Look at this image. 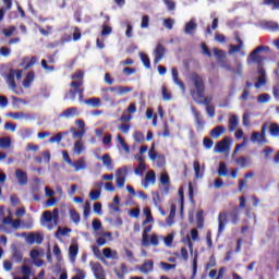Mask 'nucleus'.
Wrapping results in <instances>:
<instances>
[{"mask_svg":"<svg viewBox=\"0 0 279 279\" xmlns=\"http://www.w3.org/2000/svg\"><path fill=\"white\" fill-rule=\"evenodd\" d=\"M240 215L241 211L239 210V207H234L231 210L220 211L218 215V236L223 234V231L226 230L229 221H231L233 226H236V223H239L241 220Z\"/></svg>","mask_w":279,"mask_h":279,"instance_id":"nucleus-1","label":"nucleus"},{"mask_svg":"<svg viewBox=\"0 0 279 279\" xmlns=\"http://www.w3.org/2000/svg\"><path fill=\"white\" fill-rule=\"evenodd\" d=\"M71 88L65 95V99H71L72 101H75V97H80V100L84 99V81H72L70 83Z\"/></svg>","mask_w":279,"mask_h":279,"instance_id":"nucleus-2","label":"nucleus"},{"mask_svg":"<svg viewBox=\"0 0 279 279\" xmlns=\"http://www.w3.org/2000/svg\"><path fill=\"white\" fill-rule=\"evenodd\" d=\"M191 81L194 84L195 89L190 92L191 97H195L197 95H202V93L206 92V85L204 84V77L202 75L193 72L191 74Z\"/></svg>","mask_w":279,"mask_h":279,"instance_id":"nucleus-3","label":"nucleus"},{"mask_svg":"<svg viewBox=\"0 0 279 279\" xmlns=\"http://www.w3.org/2000/svg\"><path fill=\"white\" fill-rule=\"evenodd\" d=\"M269 128V123L265 122L262 125L260 132H253L251 135V141L253 143H258L259 145H265L268 143L267 141V129Z\"/></svg>","mask_w":279,"mask_h":279,"instance_id":"nucleus-4","label":"nucleus"},{"mask_svg":"<svg viewBox=\"0 0 279 279\" xmlns=\"http://www.w3.org/2000/svg\"><path fill=\"white\" fill-rule=\"evenodd\" d=\"M43 219L45 223H51V221H53V225L50 227L51 229L58 226V221H60V210L58 208H54L52 213L49 210H46L43 213Z\"/></svg>","mask_w":279,"mask_h":279,"instance_id":"nucleus-5","label":"nucleus"},{"mask_svg":"<svg viewBox=\"0 0 279 279\" xmlns=\"http://www.w3.org/2000/svg\"><path fill=\"white\" fill-rule=\"evenodd\" d=\"M165 53H167V48L162 46V44H158L153 52V56L155 57L154 64L160 63V60L165 58Z\"/></svg>","mask_w":279,"mask_h":279,"instance_id":"nucleus-6","label":"nucleus"},{"mask_svg":"<svg viewBox=\"0 0 279 279\" xmlns=\"http://www.w3.org/2000/svg\"><path fill=\"white\" fill-rule=\"evenodd\" d=\"M92 271L97 279L106 278V270H104V266L99 262L90 263Z\"/></svg>","mask_w":279,"mask_h":279,"instance_id":"nucleus-7","label":"nucleus"},{"mask_svg":"<svg viewBox=\"0 0 279 279\" xmlns=\"http://www.w3.org/2000/svg\"><path fill=\"white\" fill-rule=\"evenodd\" d=\"M75 117H80V110L76 107H70L59 114L60 119H73Z\"/></svg>","mask_w":279,"mask_h":279,"instance_id":"nucleus-8","label":"nucleus"},{"mask_svg":"<svg viewBox=\"0 0 279 279\" xmlns=\"http://www.w3.org/2000/svg\"><path fill=\"white\" fill-rule=\"evenodd\" d=\"M258 75H260L257 78V82L254 84L255 88H260L262 86H265L267 84V73L265 72V69L263 66H259L257 69Z\"/></svg>","mask_w":279,"mask_h":279,"instance_id":"nucleus-9","label":"nucleus"},{"mask_svg":"<svg viewBox=\"0 0 279 279\" xmlns=\"http://www.w3.org/2000/svg\"><path fill=\"white\" fill-rule=\"evenodd\" d=\"M192 99L201 106H206V108L213 102V96L204 97V93L193 96Z\"/></svg>","mask_w":279,"mask_h":279,"instance_id":"nucleus-10","label":"nucleus"},{"mask_svg":"<svg viewBox=\"0 0 279 279\" xmlns=\"http://www.w3.org/2000/svg\"><path fill=\"white\" fill-rule=\"evenodd\" d=\"M230 137H225L222 141L218 142L215 146V151H218V154H223V151H227V149L230 147Z\"/></svg>","mask_w":279,"mask_h":279,"instance_id":"nucleus-11","label":"nucleus"},{"mask_svg":"<svg viewBox=\"0 0 279 279\" xmlns=\"http://www.w3.org/2000/svg\"><path fill=\"white\" fill-rule=\"evenodd\" d=\"M15 178H16L17 184H20V186L27 185V182H28L27 172L23 171L22 169H16Z\"/></svg>","mask_w":279,"mask_h":279,"instance_id":"nucleus-12","label":"nucleus"},{"mask_svg":"<svg viewBox=\"0 0 279 279\" xmlns=\"http://www.w3.org/2000/svg\"><path fill=\"white\" fill-rule=\"evenodd\" d=\"M12 216H8L5 218H2V223L0 225V230L2 232H5L7 234H10L12 232Z\"/></svg>","mask_w":279,"mask_h":279,"instance_id":"nucleus-13","label":"nucleus"},{"mask_svg":"<svg viewBox=\"0 0 279 279\" xmlns=\"http://www.w3.org/2000/svg\"><path fill=\"white\" fill-rule=\"evenodd\" d=\"M149 183L150 184H156V172H154V170H149L146 173L142 184H143L144 189H148Z\"/></svg>","mask_w":279,"mask_h":279,"instance_id":"nucleus-14","label":"nucleus"},{"mask_svg":"<svg viewBox=\"0 0 279 279\" xmlns=\"http://www.w3.org/2000/svg\"><path fill=\"white\" fill-rule=\"evenodd\" d=\"M142 274H151L154 271V262L151 259H146L140 267Z\"/></svg>","mask_w":279,"mask_h":279,"instance_id":"nucleus-15","label":"nucleus"},{"mask_svg":"<svg viewBox=\"0 0 279 279\" xmlns=\"http://www.w3.org/2000/svg\"><path fill=\"white\" fill-rule=\"evenodd\" d=\"M260 51H269V47H267V46H258L256 49H254L250 53L248 60H252V62H257L258 61V53H260Z\"/></svg>","mask_w":279,"mask_h":279,"instance_id":"nucleus-16","label":"nucleus"},{"mask_svg":"<svg viewBox=\"0 0 279 279\" xmlns=\"http://www.w3.org/2000/svg\"><path fill=\"white\" fill-rule=\"evenodd\" d=\"M7 84L11 90H16V81L14 76V69H10L7 74Z\"/></svg>","mask_w":279,"mask_h":279,"instance_id":"nucleus-17","label":"nucleus"},{"mask_svg":"<svg viewBox=\"0 0 279 279\" xmlns=\"http://www.w3.org/2000/svg\"><path fill=\"white\" fill-rule=\"evenodd\" d=\"M36 62H38V57L33 56L31 59L29 57H25L22 61V66H24V70L27 71V69H32Z\"/></svg>","mask_w":279,"mask_h":279,"instance_id":"nucleus-18","label":"nucleus"},{"mask_svg":"<svg viewBox=\"0 0 279 279\" xmlns=\"http://www.w3.org/2000/svg\"><path fill=\"white\" fill-rule=\"evenodd\" d=\"M149 232H151V226L145 227L142 233V245L144 247L149 246Z\"/></svg>","mask_w":279,"mask_h":279,"instance_id":"nucleus-19","label":"nucleus"},{"mask_svg":"<svg viewBox=\"0 0 279 279\" xmlns=\"http://www.w3.org/2000/svg\"><path fill=\"white\" fill-rule=\"evenodd\" d=\"M110 93H116V95H125L126 93H132V87L114 86L109 87Z\"/></svg>","mask_w":279,"mask_h":279,"instance_id":"nucleus-20","label":"nucleus"},{"mask_svg":"<svg viewBox=\"0 0 279 279\" xmlns=\"http://www.w3.org/2000/svg\"><path fill=\"white\" fill-rule=\"evenodd\" d=\"M10 117H12V119H14L15 121H19L20 119L32 121V119H34V116L25 112H13V113H10Z\"/></svg>","mask_w":279,"mask_h":279,"instance_id":"nucleus-21","label":"nucleus"},{"mask_svg":"<svg viewBox=\"0 0 279 279\" xmlns=\"http://www.w3.org/2000/svg\"><path fill=\"white\" fill-rule=\"evenodd\" d=\"M236 41L239 45H230L229 46V54L232 56V53H239L241 49H243V40L241 38L236 37Z\"/></svg>","mask_w":279,"mask_h":279,"instance_id":"nucleus-22","label":"nucleus"},{"mask_svg":"<svg viewBox=\"0 0 279 279\" xmlns=\"http://www.w3.org/2000/svg\"><path fill=\"white\" fill-rule=\"evenodd\" d=\"M223 132H226V126L218 125L210 131V136L211 138H219Z\"/></svg>","mask_w":279,"mask_h":279,"instance_id":"nucleus-23","label":"nucleus"},{"mask_svg":"<svg viewBox=\"0 0 279 279\" xmlns=\"http://www.w3.org/2000/svg\"><path fill=\"white\" fill-rule=\"evenodd\" d=\"M192 112L194 114L196 125H198V128H204V118H202V113L194 107L192 108Z\"/></svg>","mask_w":279,"mask_h":279,"instance_id":"nucleus-24","label":"nucleus"},{"mask_svg":"<svg viewBox=\"0 0 279 279\" xmlns=\"http://www.w3.org/2000/svg\"><path fill=\"white\" fill-rule=\"evenodd\" d=\"M253 84L250 81H246L245 87L243 89L242 95L240 96V99L243 101H247V98L250 97V89L252 88Z\"/></svg>","mask_w":279,"mask_h":279,"instance_id":"nucleus-25","label":"nucleus"},{"mask_svg":"<svg viewBox=\"0 0 279 279\" xmlns=\"http://www.w3.org/2000/svg\"><path fill=\"white\" fill-rule=\"evenodd\" d=\"M239 128V117L231 116L229 118V132H234Z\"/></svg>","mask_w":279,"mask_h":279,"instance_id":"nucleus-26","label":"nucleus"},{"mask_svg":"<svg viewBox=\"0 0 279 279\" xmlns=\"http://www.w3.org/2000/svg\"><path fill=\"white\" fill-rule=\"evenodd\" d=\"M171 73L174 84H177V86H180V88H184V83L179 77L178 69L172 68Z\"/></svg>","mask_w":279,"mask_h":279,"instance_id":"nucleus-27","label":"nucleus"},{"mask_svg":"<svg viewBox=\"0 0 279 279\" xmlns=\"http://www.w3.org/2000/svg\"><path fill=\"white\" fill-rule=\"evenodd\" d=\"M34 77H36V72L29 71V72L26 74L25 80L23 81V86H24L25 88L29 87V85L32 84V82H34Z\"/></svg>","mask_w":279,"mask_h":279,"instance_id":"nucleus-28","label":"nucleus"},{"mask_svg":"<svg viewBox=\"0 0 279 279\" xmlns=\"http://www.w3.org/2000/svg\"><path fill=\"white\" fill-rule=\"evenodd\" d=\"M71 167L75 168V171H82V169H86V161H84V158H80L72 162Z\"/></svg>","mask_w":279,"mask_h":279,"instance_id":"nucleus-29","label":"nucleus"},{"mask_svg":"<svg viewBox=\"0 0 279 279\" xmlns=\"http://www.w3.org/2000/svg\"><path fill=\"white\" fill-rule=\"evenodd\" d=\"M87 106H92L93 108H99L101 106V98L93 97L85 100Z\"/></svg>","mask_w":279,"mask_h":279,"instance_id":"nucleus-30","label":"nucleus"},{"mask_svg":"<svg viewBox=\"0 0 279 279\" xmlns=\"http://www.w3.org/2000/svg\"><path fill=\"white\" fill-rule=\"evenodd\" d=\"M102 163L105 167H107V169L112 170L114 169V166L112 165V158H110L109 154H105L101 157Z\"/></svg>","mask_w":279,"mask_h":279,"instance_id":"nucleus-31","label":"nucleus"},{"mask_svg":"<svg viewBox=\"0 0 279 279\" xmlns=\"http://www.w3.org/2000/svg\"><path fill=\"white\" fill-rule=\"evenodd\" d=\"M80 252V246H77V244H72L69 247V254H70V258L72 260H75V258H77V254Z\"/></svg>","mask_w":279,"mask_h":279,"instance_id":"nucleus-32","label":"nucleus"},{"mask_svg":"<svg viewBox=\"0 0 279 279\" xmlns=\"http://www.w3.org/2000/svg\"><path fill=\"white\" fill-rule=\"evenodd\" d=\"M197 29V23L195 21L191 20L185 24V34H193Z\"/></svg>","mask_w":279,"mask_h":279,"instance_id":"nucleus-33","label":"nucleus"},{"mask_svg":"<svg viewBox=\"0 0 279 279\" xmlns=\"http://www.w3.org/2000/svg\"><path fill=\"white\" fill-rule=\"evenodd\" d=\"M195 178H204V171H202V166L198 160H195L193 163Z\"/></svg>","mask_w":279,"mask_h":279,"instance_id":"nucleus-34","label":"nucleus"},{"mask_svg":"<svg viewBox=\"0 0 279 279\" xmlns=\"http://www.w3.org/2000/svg\"><path fill=\"white\" fill-rule=\"evenodd\" d=\"M119 144L121 145L122 149L125 151V154H130V145L125 143V138H123V135L118 134L117 136Z\"/></svg>","mask_w":279,"mask_h":279,"instance_id":"nucleus-35","label":"nucleus"},{"mask_svg":"<svg viewBox=\"0 0 279 279\" xmlns=\"http://www.w3.org/2000/svg\"><path fill=\"white\" fill-rule=\"evenodd\" d=\"M269 134H270V136L278 138V136H279V124L278 123H270Z\"/></svg>","mask_w":279,"mask_h":279,"instance_id":"nucleus-36","label":"nucleus"},{"mask_svg":"<svg viewBox=\"0 0 279 279\" xmlns=\"http://www.w3.org/2000/svg\"><path fill=\"white\" fill-rule=\"evenodd\" d=\"M102 254L105 256V258H117L118 254H117V251H112V248L110 247H106L102 250Z\"/></svg>","mask_w":279,"mask_h":279,"instance_id":"nucleus-37","label":"nucleus"},{"mask_svg":"<svg viewBox=\"0 0 279 279\" xmlns=\"http://www.w3.org/2000/svg\"><path fill=\"white\" fill-rule=\"evenodd\" d=\"M140 58L145 66V69H151V61L149 60V56L144 52H140Z\"/></svg>","mask_w":279,"mask_h":279,"instance_id":"nucleus-38","label":"nucleus"},{"mask_svg":"<svg viewBox=\"0 0 279 279\" xmlns=\"http://www.w3.org/2000/svg\"><path fill=\"white\" fill-rule=\"evenodd\" d=\"M218 175L222 178H226L228 175V166H226V162L223 161L219 162Z\"/></svg>","mask_w":279,"mask_h":279,"instance_id":"nucleus-39","label":"nucleus"},{"mask_svg":"<svg viewBox=\"0 0 279 279\" xmlns=\"http://www.w3.org/2000/svg\"><path fill=\"white\" fill-rule=\"evenodd\" d=\"M110 87L101 88V97L104 101H112V96L110 95Z\"/></svg>","mask_w":279,"mask_h":279,"instance_id":"nucleus-40","label":"nucleus"},{"mask_svg":"<svg viewBox=\"0 0 279 279\" xmlns=\"http://www.w3.org/2000/svg\"><path fill=\"white\" fill-rule=\"evenodd\" d=\"M145 171H147V166L145 165V162H140L138 166L134 170L135 175H143V173H145Z\"/></svg>","mask_w":279,"mask_h":279,"instance_id":"nucleus-41","label":"nucleus"},{"mask_svg":"<svg viewBox=\"0 0 279 279\" xmlns=\"http://www.w3.org/2000/svg\"><path fill=\"white\" fill-rule=\"evenodd\" d=\"M10 145H12V140H10L9 137H0V147L2 149L10 148Z\"/></svg>","mask_w":279,"mask_h":279,"instance_id":"nucleus-42","label":"nucleus"},{"mask_svg":"<svg viewBox=\"0 0 279 279\" xmlns=\"http://www.w3.org/2000/svg\"><path fill=\"white\" fill-rule=\"evenodd\" d=\"M161 95H162L163 101H171L172 96L169 89L167 88V86L161 87Z\"/></svg>","mask_w":279,"mask_h":279,"instance_id":"nucleus-43","label":"nucleus"},{"mask_svg":"<svg viewBox=\"0 0 279 279\" xmlns=\"http://www.w3.org/2000/svg\"><path fill=\"white\" fill-rule=\"evenodd\" d=\"M71 80H77L76 82H84V71L77 70L71 75Z\"/></svg>","mask_w":279,"mask_h":279,"instance_id":"nucleus-44","label":"nucleus"},{"mask_svg":"<svg viewBox=\"0 0 279 279\" xmlns=\"http://www.w3.org/2000/svg\"><path fill=\"white\" fill-rule=\"evenodd\" d=\"M159 266L161 267V269H163L165 271H171V269H175L177 265L175 264H169L167 262H160Z\"/></svg>","mask_w":279,"mask_h":279,"instance_id":"nucleus-45","label":"nucleus"},{"mask_svg":"<svg viewBox=\"0 0 279 279\" xmlns=\"http://www.w3.org/2000/svg\"><path fill=\"white\" fill-rule=\"evenodd\" d=\"M69 232H71V229L70 228H61V227H59L58 228V230L56 231V233H54V236L57 238V239H60V234L62 235V236H64V235H66V234H69Z\"/></svg>","mask_w":279,"mask_h":279,"instance_id":"nucleus-46","label":"nucleus"},{"mask_svg":"<svg viewBox=\"0 0 279 279\" xmlns=\"http://www.w3.org/2000/svg\"><path fill=\"white\" fill-rule=\"evenodd\" d=\"M70 219L73 221V223H80L81 217L75 209L70 210Z\"/></svg>","mask_w":279,"mask_h":279,"instance_id":"nucleus-47","label":"nucleus"},{"mask_svg":"<svg viewBox=\"0 0 279 279\" xmlns=\"http://www.w3.org/2000/svg\"><path fill=\"white\" fill-rule=\"evenodd\" d=\"M175 210H177L175 205H171L170 214L168 216V225L169 226H171V223H173V219H175Z\"/></svg>","mask_w":279,"mask_h":279,"instance_id":"nucleus-48","label":"nucleus"},{"mask_svg":"<svg viewBox=\"0 0 279 279\" xmlns=\"http://www.w3.org/2000/svg\"><path fill=\"white\" fill-rule=\"evenodd\" d=\"M70 131L73 134V138H83L84 134H86V130L75 131V128H71Z\"/></svg>","mask_w":279,"mask_h":279,"instance_id":"nucleus-49","label":"nucleus"},{"mask_svg":"<svg viewBox=\"0 0 279 279\" xmlns=\"http://www.w3.org/2000/svg\"><path fill=\"white\" fill-rule=\"evenodd\" d=\"M82 151H84V144L80 141L74 143V154H77V156H80V154H82Z\"/></svg>","mask_w":279,"mask_h":279,"instance_id":"nucleus-50","label":"nucleus"},{"mask_svg":"<svg viewBox=\"0 0 279 279\" xmlns=\"http://www.w3.org/2000/svg\"><path fill=\"white\" fill-rule=\"evenodd\" d=\"M133 138L136 143H143L145 141V134H143L141 131H136L133 134Z\"/></svg>","mask_w":279,"mask_h":279,"instance_id":"nucleus-51","label":"nucleus"},{"mask_svg":"<svg viewBox=\"0 0 279 279\" xmlns=\"http://www.w3.org/2000/svg\"><path fill=\"white\" fill-rule=\"evenodd\" d=\"M231 73L240 76L243 75V64H241V62H238L236 66L232 68Z\"/></svg>","mask_w":279,"mask_h":279,"instance_id":"nucleus-52","label":"nucleus"},{"mask_svg":"<svg viewBox=\"0 0 279 279\" xmlns=\"http://www.w3.org/2000/svg\"><path fill=\"white\" fill-rule=\"evenodd\" d=\"M15 32H16L15 26H10L9 28L2 29V34H4L5 38H10V36H12V34H14Z\"/></svg>","mask_w":279,"mask_h":279,"instance_id":"nucleus-53","label":"nucleus"},{"mask_svg":"<svg viewBox=\"0 0 279 279\" xmlns=\"http://www.w3.org/2000/svg\"><path fill=\"white\" fill-rule=\"evenodd\" d=\"M235 162L242 169H245V167H247V158L246 157H239V158L235 159Z\"/></svg>","mask_w":279,"mask_h":279,"instance_id":"nucleus-54","label":"nucleus"},{"mask_svg":"<svg viewBox=\"0 0 279 279\" xmlns=\"http://www.w3.org/2000/svg\"><path fill=\"white\" fill-rule=\"evenodd\" d=\"M265 5H272V10H279V0H264Z\"/></svg>","mask_w":279,"mask_h":279,"instance_id":"nucleus-55","label":"nucleus"},{"mask_svg":"<svg viewBox=\"0 0 279 279\" xmlns=\"http://www.w3.org/2000/svg\"><path fill=\"white\" fill-rule=\"evenodd\" d=\"M160 155H158V153H156V147L153 145L151 148L149 149L148 151V157L155 161L157 160V158L159 157Z\"/></svg>","mask_w":279,"mask_h":279,"instance_id":"nucleus-56","label":"nucleus"},{"mask_svg":"<svg viewBox=\"0 0 279 279\" xmlns=\"http://www.w3.org/2000/svg\"><path fill=\"white\" fill-rule=\"evenodd\" d=\"M99 197H101V192L98 190L92 191L89 193V199H92L93 202H97V199H99Z\"/></svg>","mask_w":279,"mask_h":279,"instance_id":"nucleus-57","label":"nucleus"},{"mask_svg":"<svg viewBox=\"0 0 279 279\" xmlns=\"http://www.w3.org/2000/svg\"><path fill=\"white\" fill-rule=\"evenodd\" d=\"M267 29H271V32H278L279 25L277 22H266Z\"/></svg>","mask_w":279,"mask_h":279,"instance_id":"nucleus-58","label":"nucleus"},{"mask_svg":"<svg viewBox=\"0 0 279 279\" xmlns=\"http://www.w3.org/2000/svg\"><path fill=\"white\" fill-rule=\"evenodd\" d=\"M141 27L142 29H147V27H149V15L142 16Z\"/></svg>","mask_w":279,"mask_h":279,"instance_id":"nucleus-59","label":"nucleus"},{"mask_svg":"<svg viewBox=\"0 0 279 279\" xmlns=\"http://www.w3.org/2000/svg\"><path fill=\"white\" fill-rule=\"evenodd\" d=\"M20 134L21 138H29V136H32V129H22Z\"/></svg>","mask_w":279,"mask_h":279,"instance_id":"nucleus-60","label":"nucleus"},{"mask_svg":"<svg viewBox=\"0 0 279 279\" xmlns=\"http://www.w3.org/2000/svg\"><path fill=\"white\" fill-rule=\"evenodd\" d=\"M84 218L87 219V217L90 216V202H85V205H84Z\"/></svg>","mask_w":279,"mask_h":279,"instance_id":"nucleus-61","label":"nucleus"},{"mask_svg":"<svg viewBox=\"0 0 279 279\" xmlns=\"http://www.w3.org/2000/svg\"><path fill=\"white\" fill-rule=\"evenodd\" d=\"M4 130L7 132H16V124L15 123H12V122H7L4 124Z\"/></svg>","mask_w":279,"mask_h":279,"instance_id":"nucleus-62","label":"nucleus"},{"mask_svg":"<svg viewBox=\"0 0 279 279\" xmlns=\"http://www.w3.org/2000/svg\"><path fill=\"white\" fill-rule=\"evenodd\" d=\"M270 97L269 94H262L257 97V101L259 104H267V101H269Z\"/></svg>","mask_w":279,"mask_h":279,"instance_id":"nucleus-63","label":"nucleus"},{"mask_svg":"<svg viewBox=\"0 0 279 279\" xmlns=\"http://www.w3.org/2000/svg\"><path fill=\"white\" fill-rule=\"evenodd\" d=\"M175 22L173 21V19H166L163 21V27H167V29H173V24Z\"/></svg>","mask_w":279,"mask_h":279,"instance_id":"nucleus-64","label":"nucleus"}]
</instances>
